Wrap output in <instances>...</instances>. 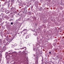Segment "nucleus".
Segmentation results:
<instances>
[{"mask_svg":"<svg viewBox=\"0 0 64 64\" xmlns=\"http://www.w3.org/2000/svg\"><path fill=\"white\" fill-rule=\"evenodd\" d=\"M26 47H24L22 48V49H24V48H25V49H26Z\"/></svg>","mask_w":64,"mask_h":64,"instance_id":"obj_1","label":"nucleus"},{"mask_svg":"<svg viewBox=\"0 0 64 64\" xmlns=\"http://www.w3.org/2000/svg\"><path fill=\"white\" fill-rule=\"evenodd\" d=\"M28 38H29V37H28V36H27L26 37V39H27Z\"/></svg>","mask_w":64,"mask_h":64,"instance_id":"obj_2","label":"nucleus"},{"mask_svg":"<svg viewBox=\"0 0 64 64\" xmlns=\"http://www.w3.org/2000/svg\"><path fill=\"white\" fill-rule=\"evenodd\" d=\"M13 9H14V8L13 7L11 8V10H12Z\"/></svg>","mask_w":64,"mask_h":64,"instance_id":"obj_3","label":"nucleus"},{"mask_svg":"<svg viewBox=\"0 0 64 64\" xmlns=\"http://www.w3.org/2000/svg\"><path fill=\"white\" fill-rule=\"evenodd\" d=\"M26 29H24V30H23V31H26Z\"/></svg>","mask_w":64,"mask_h":64,"instance_id":"obj_4","label":"nucleus"},{"mask_svg":"<svg viewBox=\"0 0 64 64\" xmlns=\"http://www.w3.org/2000/svg\"><path fill=\"white\" fill-rule=\"evenodd\" d=\"M11 25H13V23H12V22H11L10 24Z\"/></svg>","mask_w":64,"mask_h":64,"instance_id":"obj_5","label":"nucleus"},{"mask_svg":"<svg viewBox=\"0 0 64 64\" xmlns=\"http://www.w3.org/2000/svg\"><path fill=\"white\" fill-rule=\"evenodd\" d=\"M7 3V2H6L4 4H6Z\"/></svg>","mask_w":64,"mask_h":64,"instance_id":"obj_6","label":"nucleus"},{"mask_svg":"<svg viewBox=\"0 0 64 64\" xmlns=\"http://www.w3.org/2000/svg\"><path fill=\"white\" fill-rule=\"evenodd\" d=\"M49 53H50V54H51V53L50 52H49Z\"/></svg>","mask_w":64,"mask_h":64,"instance_id":"obj_7","label":"nucleus"},{"mask_svg":"<svg viewBox=\"0 0 64 64\" xmlns=\"http://www.w3.org/2000/svg\"><path fill=\"white\" fill-rule=\"evenodd\" d=\"M26 51H25L24 52L25 53H26Z\"/></svg>","mask_w":64,"mask_h":64,"instance_id":"obj_8","label":"nucleus"},{"mask_svg":"<svg viewBox=\"0 0 64 64\" xmlns=\"http://www.w3.org/2000/svg\"><path fill=\"white\" fill-rule=\"evenodd\" d=\"M46 26L45 27H44V28H46Z\"/></svg>","mask_w":64,"mask_h":64,"instance_id":"obj_9","label":"nucleus"},{"mask_svg":"<svg viewBox=\"0 0 64 64\" xmlns=\"http://www.w3.org/2000/svg\"><path fill=\"white\" fill-rule=\"evenodd\" d=\"M8 6H10L9 4H8Z\"/></svg>","mask_w":64,"mask_h":64,"instance_id":"obj_10","label":"nucleus"},{"mask_svg":"<svg viewBox=\"0 0 64 64\" xmlns=\"http://www.w3.org/2000/svg\"><path fill=\"white\" fill-rule=\"evenodd\" d=\"M11 20H9L10 21H11Z\"/></svg>","mask_w":64,"mask_h":64,"instance_id":"obj_11","label":"nucleus"},{"mask_svg":"<svg viewBox=\"0 0 64 64\" xmlns=\"http://www.w3.org/2000/svg\"><path fill=\"white\" fill-rule=\"evenodd\" d=\"M18 15H19V14H18Z\"/></svg>","mask_w":64,"mask_h":64,"instance_id":"obj_12","label":"nucleus"},{"mask_svg":"<svg viewBox=\"0 0 64 64\" xmlns=\"http://www.w3.org/2000/svg\"><path fill=\"white\" fill-rule=\"evenodd\" d=\"M37 63V62H36L35 63Z\"/></svg>","mask_w":64,"mask_h":64,"instance_id":"obj_13","label":"nucleus"},{"mask_svg":"<svg viewBox=\"0 0 64 64\" xmlns=\"http://www.w3.org/2000/svg\"><path fill=\"white\" fill-rule=\"evenodd\" d=\"M13 64H15L14 63H13Z\"/></svg>","mask_w":64,"mask_h":64,"instance_id":"obj_14","label":"nucleus"},{"mask_svg":"<svg viewBox=\"0 0 64 64\" xmlns=\"http://www.w3.org/2000/svg\"><path fill=\"white\" fill-rule=\"evenodd\" d=\"M11 4H12V3Z\"/></svg>","mask_w":64,"mask_h":64,"instance_id":"obj_15","label":"nucleus"},{"mask_svg":"<svg viewBox=\"0 0 64 64\" xmlns=\"http://www.w3.org/2000/svg\"><path fill=\"white\" fill-rule=\"evenodd\" d=\"M39 29H40V28H39Z\"/></svg>","mask_w":64,"mask_h":64,"instance_id":"obj_16","label":"nucleus"},{"mask_svg":"<svg viewBox=\"0 0 64 64\" xmlns=\"http://www.w3.org/2000/svg\"><path fill=\"white\" fill-rule=\"evenodd\" d=\"M1 5H0V6Z\"/></svg>","mask_w":64,"mask_h":64,"instance_id":"obj_17","label":"nucleus"}]
</instances>
